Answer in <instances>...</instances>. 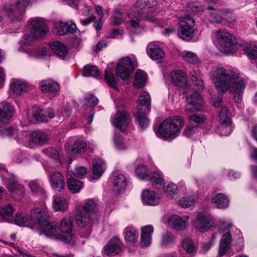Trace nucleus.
<instances>
[{"label":"nucleus","mask_w":257,"mask_h":257,"mask_svg":"<svg viewBox=\"0 0 257 257\" xmlns=\"http://www.w3.org/2000/svg\"><path fill=\"white\" fill-rule=\"evenodd\" d=\"M210 79L215 84L218 93V97L213 102L214 107L222 105V97L230 89L234 90V101L241 103L245 85L238 74L222 67H217L211 73Z\"/></svg>","instance_id":"f257e3e1"},{"label":"nucleus","mask_w":257,"mask_h":257,"mask_svg":"<svg viewBox=\"0 0 257 257\" xmlns=\"http://www.w3.org/2000/svg\"><path fill=\"white\" fill-rule=\"evenodd\" d=\"M99 214L97 203L93 200H88L80 206L75 215V221L79 228V234L82 238H87L91 234L93 225L97 224Z\"/></svg>","instance_id":"f03ea898"},{"label":"nucleus","mask_w":257,"mask_h":257,"mask_svg":"<svg viewBox=\"0 0 257 257\" xmlns=\"http://www.w3.org/2000/svg\"><path fill=\"white\" fill-rule=\"evenodd\" d=\"M32 221L38 224L43 233L48 236H52L57 229V225L49 221V215L48 210L45 208H35L31 211Z\"/></svg>","instance_id":"7ed1b4c3"},{"label":"nucleus","mask_w":257,"mask_h":257,"mask_svg":"<svg viewBox=\"0 0 257 257\" xmlns=\"http://www.w3.org/2000/svg\"><path fill=\"white\" fill-rule=\"evenodd\" d=\"M184 120L181 116H173L164 120L159 125L158 132L160 137L169 139L176 138L183 126Z\"/></svg>","instance_id":"20e7f679"},{"label":"nucleus","mask_w":257,"mask_h":257,"mask_svg":"<svg viewBox=\"0 0 257 257\" xmlns=\"http://www.w3.org/2000/svg\"><path fill=\"white\" fill-rule=\"evenodd\" d=\"M30 0H16L12 4L4 6L3 10L13 23H21L23 19L25 9Z\"/></svg>","instance_id":"39448f33"},{"label":"nucleus","mask_w":257,"mask_h":257,"mask_svg":"<svg viewBox=\"0 0 257 257\" xmlns=\"http://www.w3.org/2000/svg\"><path fill=\"white\" fill-rule=\"evenodd\" d=\"M137 121L142 130L146 128L149 124V119L146 114L150 110L151 100L148 94L141 95L137 101Z\"/></svg>","instance_id":"423d86ee"},{"label":"nucleus","mask_w":257,"mask_h":257,"mask_svg":"<svg viewBox=\"0 0 257 257\" xmlns=\"http://www.w3.org/2000/svg\"><path fill=\"white\" fill-rule=\"evenodd\" d=\"M135 69L133 62L128 57L120 59L116 68V75L117 78L122 80L128 79L130 75L133 72Z\"/></svg>","instance_id":"0eeeda50"},{"label":"nucleus","mask_w":257,"mask_h":257,"mask_svg":"<svg viewBox=\"0 0 257 257\" xmlns=\"http://www.w3.org/2000/svg\"><path fill=\"white\" fill-rule=\"evenodd\" d=\"M203 101L200 95L197 91L187 96L185 110L187 111L194 112L200 111L203 108Z\"/></svg>","instance_id":"6e6552de"},{"label":"nucleus","mask_w":257,"mask_h":257,"mask_svg":"<svg viewBox=\"0 0 257 257\" xmlns=\"http://www.w3.org/2000/svg\"><path fill=\"white\" fill-rule=\"evenodd\" d=\"M31 34L35 39H39L44 37L48 31L46 24L41 20L35 18L30 20Z\"/></svg>","instance_id":"1a4fd4ad"},{"label":"nucleus","mask_w":257,"mask_h":257,"mask_svg":"<svg viewBox=\"0 0 257 257\" xmlns=\"http://www.w3.org/2000/svg\"><path fill=\"white\" fill-rule=\"evenodd\" d=\"M131 120V115L127 111L118 110L113 117L112 123L114 127L124 132Z\"/></svg>","instance_id":"9d476101"},{"label":"nucleus","mask_w":257,"mask_h":257,"mask_svg":"<svg viewBox=\"0 0 257 257\" xmlns=\"http://www.w3.org/2000/svg\"><path fill=\"white\" fill-rule=\"evenodd\" d=\"M44 111L39 108H35L33 110L32 114L29 116L30 121L33 123H39L40 122L47 121V115L50 118L54 117L55 113L54 110L51 107L48 108L44 113Z\"/></svg>","instance_id":"9b49d317"},{"label":"nucleus","mask_w":257,"mask_h":257,"mask_svg":"<svg viewBox=\"0 0 257 257\" xmlns=\"http://www.w3.org/2000/svg\"><path fill=\"white\" fill-rule=\"evenodd\" d=\"M216 37L217 43L222 48H229L236 44L235 37L231 34L224 31L218 30L216 32Z\"/></svg>","instance_id":"f8f14e48"},{"label":"nucleus","mask_w":257,"mask_h":257,"mask_svg":"<svg viewBox=\"0 0 257 257\" xmlns=\"http://www.w3.org/2000/svg\"><path fill=\"white\" fill-rule=\"evenodd\" d=\"M72 229L73 222L71 218L70 217H63L61 222L60 230L66 234L60 235L61 241L65 243L70 242L73 236Z\"/></svg>","instance_id":"ddd939ff"},{"label":"nucleus","mask_w":257,"mask_h":257,"mask_svg":"<svg viewBox=\"0 0 257 257\" xmlns=\"http://www.w3.org/2000/svg\"><path fill=\"white\" fill-rule=\"evenodd\" d=\"M197 219L194 223L195 227L201 232L212 230V219L204 212L197 214Z\"/></svg>","instance_id":"4468645a"},{"label":"nucleus","mask_w":257,"mask_h":257,"mask_svg":"<svg viewBox=\"0 0 257 257\" xmlns=\"http://www.w3.org/2000/svg\"><path fill=\"white\" fill-rule=\"evenodd\" d=\"M121 251V243L117 237H112L104 247V252L109 256H114Z\"/></svg>","instance_id":"2eb2a0df"},{"label":"nucleus","mask_w":257,"mask_h":257,"mask_svg":"<svg viewBox=\"0 0 257 257\" xmlns=\"http://www.w3.org/2000/svg\"><path fill=\"white\" fill-rule=\"evenodd\" d=\"M7 188L11 193L12 197L17 201L21 200L24 195V189L22 185L19 184L14 180H10Z\"/></svg>","instance_id":"dca6fc26"},{"label":"nucleus","mask_w":257,"mask_h":257,"mask_svg":"<svg viewBox=\"0 0 257 257\" xmlns=\"http://www.w3.org/2000/svg\"><path fill=\"white\" fill-rule=\"evenodd\" d=\"M52 188L55 191L61 192L65 187L64 177L59 172H55L49 176Z\"/></svg>","instance_id":"f3484780"},{"label":"nucleus","mask_w":257,"mask_h":257,"mask_svg":"<svg viewBox=\"0 0 257 257\" xmlns=\"http://www.w3.org/2000/svg\"><path fill=\"white\" fill-rule=\"evenodd\" d=\"M126 186L127 180L124 175L119 174L114 177L113 181V190L116 194L123 193Z\"/></svg>","instance_id":"a211bd4d"},{"label":"nucleus","mask_w":257,"mask_h":257,"mask_svg":"<svg viewBox=\"0 0 257 257\" xmlns=\"http://www.w3.org/2000/svg\"><path fill=\"white\" fill-rule=\"evenodd\" d=\"M143 200L148 205H157L161 201L160 195L154 191L147 190L142 193Z\"/></svg>","instance_id":"6ab92c4d"},{"label":"nucleus","mask_w":257,"mask_h":257,"mask_svg":"<svg viewBox=\"0 0 257 257\" xmlns=\"http://www.w3.org/2000/svg\"><path fill=\"white\" fill-rule=\"evenodd\" d=\"M154 228L152 225H148L142 228L141 244L143 247L149 246L151 242V235L153 232Z\"/></svg>","instance_id":"aec40b11"},{"label":"nucleus","mask_w":257,"mask_h":257,"mask_svg":"<svg viewBox=\"0 0 257 257\" xmlns=\"http://www.w3.org/2000/svg\"><path fill=\"white\" fill-rule=\"evenodd\" d=\"M188 219V216L182 218L178 215H174L169 219V224L176 230H182L187 226Z\"/></svg>","instance_id":"412c9836"},{"label":"nucleus","mask_w":257,"mask_h":257,"mask_svg":"<svg viewBox=\"0 0 257 257\" xmlns=\"http://www.w3.org/2000/svg\"><path fill=\"white\" fill-rule=\"evenodd\" d=\"M171 78L172 82L179 87H185L186 86L187 80L185 73L181 70H176L171 73Z\"/></svg>","instance_id":"4be33fe9"},{"label":"nucleus","mask_w":257,"mask_h":257,"mask_svg":"<svg viewBox=\"0 0 257 257\" xmlns=\"http://www.w3.org/2000/svg\"><path fill=\"white\" fill-rule=\"evenodd\" d=\"M105 162L101 159H95L93 161L92 173L94 179H98L103 174L105 170Z\"/></svg>","instance_id":"5701e85b"},{"label":"nucleus","mask_w":257,"mask_h":257,"mask_svg":"<svg viewBox=\"0 0 257 257\" xmlns=\"http://www.w3.org/2000/svg\"><path fill=\"white\" fill-rule=\"evenodd\" d=\"M178 36L182 39L188 41L192 39L194 35L193 28L186 25H180L177 29Z\"/></svg>","instance_id":"b1692460"},{"label":"nucleus","mask_w":257,"mask_h":257,"mask_svg":"<svg viewBox=\"0 0 257 257\" xmlns=\"http://www.w3.org/2000/svg\"><path fill=\"white\" fill-rule=\"evenodd\" d=\"M50 47L57 56L62 59H64L68 54L66 46L58 41H54L50 43Z\"/></svg>","instance_id":"393cba45"},{"label":"nucleus","mask_w":257,"mask_h":257,"mask_svg":"<svg viewBox=\"0 0 257 257\" xmlns=\"http://www.w3.org/2000/svg\"><path fill=\"white\" fill-rule=\"evenodd\" d=\"M231 242V235L229 232L224 233L220 241L219 255H223L229 249Z\"/></svg>","instance_id":"a878e982"},{"label":"nucleus","mask_w":257,"mask_h":257,"mask_svg":"<svg viewBox=\"0 0 257 257\" xmlns=\"http://www.w3.org/2000/svg\"><path fill=\"white\" fill-rule=\"evenodd\" d=\"M11 89L17 95H21L27 89V83L20 80L14 79L11 83Z\"/></svg>","instance_id":"bb28decb"},{"label":"nucleus","mask_w":257,"mask_h":257,"mask_svg":"<svg viewBox=\"0 0 257 257\" xmlns=\"http://www.w3.org/2000/svg\"><path fill=\"white\" fill-rule=\"evenodd\" d=\"M211 202L215 204L217 207L221 209L226 208L229 203L228 198L222 193L216 194L212 198Z\"/></svg>","instance_id":"cd10ccee"},{"label":"nucleus","mask_w":257,"mask_h":257,"mask_svg":"<svg viewBox=\"0 0 257 257\" xmlns=\"http://www.w3.org/2000/svg\"><path fill=\"white\" fill-rule=\"evenodd\" d=\"M87 143L81 141H75L74 144L68 149L71 155L84 154L86 150Z\"/></svg>","instance_id":"c85d7f7f"},{"label":"nucleus","mask_w":257,"mask_h":257,"mask_svg":"<svg viewBox=\"0 0 257 257\" xmlns=\"http://www.w3.org/2000/svg\"><path fill=\"white\" fill-rule=\"evenodd\" d=\"M41 90L45 93L56 92L59 90V84L50 80H44L40 82Z\"/></svg>","instance_id":"c756f323"},{"label":"nucleus","mask_w":257,"mask_h":257,"mask_svg":"<svg viewBox=\"0 0 257 257\" xmlns=\"http://www.w3.org/2000/svg\"><path fill=\"white\" fill-rule=\"evenodd\" d=\"M14 109L12 105L9 103L0 106V120L4 121L8 120L13 115Z\"/></svg>","instance_id":"7c9ffc66"},{"label":"nucleus","mask_w":257,"mask_h":257,"mask_svg":"<svg viewBox=\"0 0 257 257\" xmlns=\"http://www.w3.org/2000/svg\"><path fill=\"white\" fill-rule=\"evenodd\" d=\"M124 239L128 245H131L137 240L138 232L132 227H128L125 228L124 231Z\"/></svg>","instance_id":"2f4dec72"},{"label":"nucleus","mask_w":257,"mask_h":257,"mask_svg":"<svg viewBox=\"0 0 257 257\" xmlns=\"http://www.w3.org/2000/svg\"><path fill=\"white\" fill-rule=\"evenodd\" d=\"M147 53L151 58L154 60H157L164 57L165 53L163 50L158 46L153 45L149 46L147 49Z\"/></svg>","instance_id":"473e14b6"},{"label":"nucleus","mask_w":257,"mask_h":257,"mask_svg":"<svg viewBox=\"0 0 257 257\" xmlns=\"http://www.w3.org/2000/svg\"><path fill=\"white\" fill-rule=\"evenodd\" d=\"M15 221L17 225L20 226L32 227V226L35 224V223L32 221L31 215H30V219H29L22 213L16 214L15 218Z\"/></svg>","instance_id":"72a5a7b5"},{"label":"nucleus","mask_w":257,"mask_h":257,"mask_svg":"<svg viewBox=\"0 0 257 257\" xmlns=\"http://www.w3.org/2000/svg\"><path fill=\"white\" fill-rule=\"evenodd\" d=\"M147 80V74L143 71L138 70L135 74L134 85L137 88L145 86Z\"/></svg>","instance_id":"f704fd0d"},{"label":"nucleus","mask_w":257,"mask_h":257,"mask_svg":"<svg viewBox=\"0 0 257 257\" xmlns=\"http://www.w3.org/2000/svg\"><path fill=\"white\" fill-rule=\"evenodd\" d=\"M219 118L221 123V126H229L231 123L230 115L228 109L226 106L222 107L219 111Z\"/></svg>","instance_id":"c9c22d12"},{"label":"nucleus","mask_w":257,"mask_h":257,"mask_svg":"<svg viewBox=\"0 0 257 257\" xmlns=\"http://www.w3.org/2000/svg\"><path fill=\"white\" fill-rule=\"evenodd\" d=\"M14 209L10 204H5L0 207V215L6 220L10 221L13 218Z\"/></svg>","instance_id":"e433bc0d"},{"label":"nucleus","mask_w":257,"mask_h":257,"mask_svg":"<svg viewBox=\"0 0 257 257\" xmlns=\"http://www.w3.org/2000/svg\"><path fill=\"white\" fill-rule=\"evenodd\" d=\"M48 137L47 134L45 133L37 131L32 134V142L38 145L45 144L46 143Z\"/></svg>","instance_id":"4c0bfd02"},{"label":"nucleus","mask_w":257,"mask_h":257,"mask_svg":"<svg viewBox=\"0 0 257 257\" xmlns=\"http://www.w3.org/2000/svg\"><path fill=\"white\" fill-rule=\"evenodd\" d=\"M82 74L85 77H99L100 72L97 67L94 65H87L82 69Z\"/></svg>","instance_id":"58836bf2"},{"label":"nucleus","mask_w":257,"mask_h":257,"mask_svg":"<svg viewBox=\"0 0 257 257\" xmlns=\"http://www.w3.org/2000/svg\"><path fill=\"white\" fill-rule=\"evenodd\" d=\"M82 182L80 181L71 178L67 181V186L69 190L74 193L78 192L82 187Z\"/></svg>","instance_id":"ea45409f"},{"label":"nucleus","mask_w":257,"mask_h":257,"mask_svg":"<svg viewBox=\"0 0 257 257\" xmlns=\"http://www.w3.org/2000/svg\"><path fill=\"white\" fill-rule=\"evenodd\" d=\"M122 13L119 9H115L111 17L110 24L112 26H118L121 24L123 21Z\"/></svg>","instance_id":"a19ab883"},{"label":"nucleus","mask_w":257,"mask_h":257,"mask_svg":"<svg viewBox=\"0 0 257 257\" xmlns=\"http://www.w3.org/2000/svg\"><path fill=\"white\" fill-rule=\"evenodd\" d=\"M190 77L194 84L197 87L198 91H202L204 89V84L203 80L198 78L197 72L195 70H192L190 72Z\"/></svg>","instance_id":"79ce46f5"},{"label":"nucleus","mask_w":257,"mask_h":257,"mask_svg":"<svg viewBox=\"0 0 257 257\" xmlns=\"http://www.w3.org/2000/svg\"><path fill=\"white\" fill-rule=\"evenodd\" d=\"M54 209L56 211H64L67 208V203L63 198L56 197L53 204Z\"/></svg>","instance_id":"37998d69"},{"label":"nucleus","mask_w":257,"mask_h":257,"mask_svg":"<svg viewBox=\"0 0 257 257\" xmlns=\"http://www.w3.org/2000/svg\"><path fill=\"white\" fill-rule=\"evenodd\" d=\"M104 78L109 86L114 89L117 88L116 79L111 70L106 69L105 71Z\"/></svg>","instance_id":"c03bdc74"},{"label":"nucleus","mask_w":257,"mask_h":257,"mask_svg":"<svg viewBox=\"0 0 257 257\" xmlns=\"http://www.w3.org/2000/svg\"><path fill=\"white\" fill-rule=\"evenodd\" d=\"M137 176L141 179L149 180V171L146 166L140 165L136 170Z\"/></svg>","instance_id":"a18cd8bd"},{"label":"nucleus","mask_w":257,"mask_h":257,"mask_svg":"<svg viewBox=\"0 0 257 257\" xmlns=\"http://www.w3.org/2000/svg\"><path fill=\"white\" fill-rule=\"evenodd\" d=\"M175 236L171 232H166L162 235L161 244L163 246H166L174 242Z\"/></svg>","instance_id":"49530a36"},{"label":"nucleus","mask_w":257,"mask_h":257,"mask_svg":"<svg viewBox=\"0 0 257 257\" xmlns=\"http://www.w3.org/2000/svg\"><path fill=\"white\" fill-rule=\"evenodd\" d=\"M244 51L246 53L247 56L251 59H257V46L253 45H246L244 48Z\"/></svg>","instance_id":"de8ad7c7"},{"label":"nucleus","mask_w":257,"mask_h":257,"mask_svg":"<svg viewBox=\"0 0 257 257\" xmlns=\"http://www.w3.org/2000/svg\"><path fill=\"white\" fill-rule=\"evenodd\" d=\"M29 187L32 192L43 195L45 191L40 184L36 181L33 180L29 182Z\"/></svg>","instance_id":"09e8293b"},{"label":"nucleus","mask_w":257,"mask_h":257,"mask_svg":"<svg viewBox=\"0 0 257 257\" xmlns=\"http://www.w3.org/2000/svg\"><path fill=\"white\" fill-rule=\"evenodd\" d=\"M84 104L90 108H94L98 102L97 98L93 94H87L84 97Z\"/></svg>","instance_id":"8fccbe9b"},{"label":"nucleus","mask_w":257,"mask_h":257,"mask_svg":"<svg viewBox=\"0 0 257 257\" xmlns=\"http://www.w3.org/2000/svg\"><path fill=\"white\" fill-rule=\"evenodd\" d=\"M157 4V0H138L136 3V7L143 9L145 7L151 8Z\"/></svg>","instance_id":"3c124183"},{"label":"nucleus","mask_w":257,"mask_h":257,"mask_svg":"<svg viewBox=\"0 0 257 257\" xmlns=\"http://www.w3.org/2000/svg\"><path fill=\"white\" fill-rule=\"evenodd\" d=\"M182 246L188 253H194L196 250L192 241L190 239H184L182 241Z\"/></svg>","instance_id":"603ef678"},{"label":"nucleus","mask_w":257,"mask_h":257,"mask_svg":"<svg viewBox=\"0 0 257 257\" xmlns=\"http://www.w3.org/2000/svg\"><path fill=\"white\" fill-rule=\"evenodd\" d=\"M149 180L160 186H164V179L161 172H154L152 176H150Z\"/></svg>","instance_id":"864d4df0"},{"label":"nucleus","mask_w":257,"mask_h":257,"mask_svg":"<svg viewBox=\"0 0 257 257\" xmlns=\"http://www.w3.org/2000/svg\"><path fill=\"white\" fill-rule=\"evenodd\" d=\"M179 205L182 207L188 208L194 202V199L192 196H185L179 200Z\"/></svg>","instance_id":"5fc2aeb1"},{"label":"nucleus","mask_w":257,"mask_h":257,"mask_svg":"<svg viewBox=\"0 0 257 257\" xmlns=\"http://www.w3.org/2000/svg\"><path fill=\"white\" fill-rule=\"evenodd\" d=\"M113 141L116 147L118 149L120 150L125 148L126 147L124 144V139L119 134H115L113 138Z\"/></svg>","instance_id":"6e6d98bb"},{"label":"nucleus","mask_w":257,"mask_h":257,"mask_svg":"<svg viewBox=\"0 0 257 257\" xmlns=\"http://www.w3.org/2000/svg\"><path fill=\"white\" fill-rule=\"evenodd\" d=\"M43 152L48 157L56 160L59 159V152L57 150L53 148H48L43 150Z\"/></svg>","instance_id":"4d7b16f0"},{"label":"nucleus","mask_w":257,"mask_h":257,"mask_svg":"<svg viewBox=\"0 0 257 257\" xmlns=\"http://www.w3.org/2000/svg\"><path fill=\"white\" fill-rule=\"evenodd\" d=\"M141 20L140 19L132 20L130 21L131 26L134 29L133 32L135 34L141 33L144 30V27L139 25Z\"/></svg>","instance_id":"13d9d810"},{"label":"nucleus","mask_w":257,"mask_h":257,"mask_svg":"<svg viewBox=\"0 0 257 257\" xmlns=\"http://www.w3.org/2000/svg\"><path fill=\"white\" fill-rule=\"evenodd\" d=\"M183 58L186 62L191 64H195L198 62V59L196 55L191 52L186 53Z\"/></svg>","instance_id":"bf43d9fd"},{"label":"nucleus","mask_w":257,"mask_h":257,"mask_svg":"<svg viewBox=\"0 0 257 257\" xmlns=\"http://www.w3.org/2000/svg\"><path fill=\"white\" fill-rule=\"evenodd\" d=\"M189 119L197 123L204 122L206 120L205 115L202 114H193L189 116Z\"/></svg>","instance_id":"052dcab7"},{"label":"nucleus","mask_w":257,"mask_h":257,"mask_svg":"<svg viewBox=\"0 0 257 257\" xmlns=\"http://www.w3.org/2000/svg\"><path fill=\"white\" fill-rule=\"evenodd\" d=\"M164 191L167 194L172 196L177 193L178 187L177 185L173 183H170L167 187L163 186Z\"/></svg>","instance_id":"680f3d73"},{"label":"nucleus","mask_w":257,"mask_h":257,"mask_svg":"<svg viewBox=\"0 0 257 257\" xmlns=\"http://www.w3.org/2000/svg\"><path fill=\"white\" fill-rule=\"evenodd\" d=\"M67 23L61 22L59 26L55 28V33L58 35H63L67 34Z\"/></svg>","instance_id":"e2e57ef3"},{"label":"nucleus","mask_w":257,"mask_h":257,"mask_svg":"<svg viewBox=\"0 0 257 257\" xmlns=\"http://www.w3.org/2000/svg\"><path fill=\"white\" fill-rule=\"evenodd\" d=\"M87 172V168L80 166L75 168L73 175L78 178L83 177L85 176Z\"/></svg>","instance_id":"0e129e2a"},{"label":"nucleus","mask_w":257,"mask_h":257,"mask_svg":"<svg viewBox=\"0 0 257 257\" xmlns=\"http://www.w3.org/2000/svg\"><path fill=\"white\" fill-rule=\"evenodd\" d=\"M183 25H186L188 27L193 28L195 26V20L190 16L186 15L183 18Z\"/></svg>","instance_id":"69168bd1"},{"label":"nucleus","mask_w":257,"mask_h":257,"mask_svg":"<svg viewBox=\"0 0 257 257\" xmlns=\"http://www.w3.org/2000/svg\"><path fill=\"white\" fill-rule=\"evenodd\" d=\"M16 131L15 128L10 126L1 129L0 132L3 135L11 136L15 133Z\"/></svg>","instance_id":"338daca9"},{"label":"nucleus","mask_w":257,"mask_h":257,"mask_svg":"<svg viewBox=\"0 0 257 257\" xmlns=\"http://www.w3.org/2000/svg\"><path fill=\"white\" fill-rule=\"evenodd\" d=\"M197 130L196 127H194L191 125L187 126L183 131V134L188 137H189L194 134Z\"/></svg>","instance_id":"774afa93"}]
</instances>
